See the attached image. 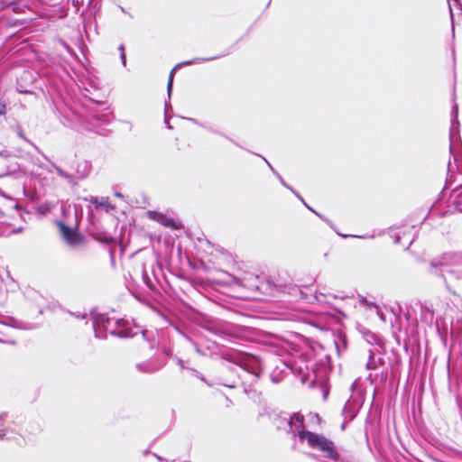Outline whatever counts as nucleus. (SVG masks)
Segmentation results:
<instances>
[{
  "mask_svg": "<svg viewBox=\"0 0 462 462\" xmlns=\"http://www.w3.org/2000/svg\"><path fill=\"white\" fill-rule=\"evenodd\" d=\"M149 214H150V216H156V217H152V218L156 219L160 224H162V226H164L166 227H170L173 230H180L183 227V225L181 224V222L177 221V220L173 219L172 217H168L165 214L152 212V211H150Z\"/></svg>",
  "mask_w": 462,
  "mask_h": 462,
  "instance_id": "obj_8",
  "label": "nucleus"
},
{
  "mask_svg": "<svg viewBox=\"0 0 462 462\" xmlns=\"http://www.w3.org/2000/svg\"><path fill=\"white\" fill-rule=\"evenodd\" d=\"M165 365V362L157 363L153 359H151L143 363L136 364V368L138 371L144 374H154L164 367Z\"/></svg>",
  "mask_w": 462,
  "mask_h": 462,
  "instance_id": "obj_9",
  "label": "nucleus"
},
{
  "mask_svg": "<svg viewBox=\"0 0 462 462\" xmlns=\"http://www.w3.org/2000/svg\"><path fill=\"white\" fill-rule=\"evenodd\" d=\"M147 334H148V331L147 330H143L142 331V336L144 339H147Z\"/></svg>",
  "mask_w": 462,
  "mask_h": 462,
  "instance_id": "obj_47",
  "label": "nucleus"
},
{
  "mask_svg": "<svg viewBox=\"0 0 462 462\" xmlns=\"http://www.w3.org/2000/svg\"><path fill=\"white\" fill-rule=\"evenodd\" d=\"M110 334L111 336L120 337V338H128L134 337L135 334L132 333L131 329L127 328V325L116 328V326L109 327L107 328V334Z\"/></svg>",
  "mask_w": 462,
  "mask_h": 462,
  "instance_id": "obj_13",
  "label": "nucleus"
},
{
  "mask_svg": "<svg viewBox=\"0 0 462 462\" xmlns=\"http://www.w3.org/2000/svg\"><path fill=\"white\" fill-rule=\"evenodd\" d=\"M266 286L269 288V289H273V288H282V284H277L275 283L272 280H267L266 281Z\"/></svg>",
  "mask_w": 462,
  "mask_h": 462,
  "instance_id": "obj_31",
  "label": "nucleus"
},
{
  "mask_svg": "<svg viewBox=\"0 0 462 462\" xmlns=\"http://www.w3.org/2000/svg\"><path fill=\"white\" fill-rule=\"evenodd\" d=\"M225 358L226 360L230 361V362H233L235 364L233 365H228L227 366L228 371H230L231 373H233L235 374L229 380L219 381V383H218L219 384H221L223 386H226V387H228V388H235V387H236V383H237V382L240 379V374H237V372H236L237 367H239L240 369L245 370V371L252 374L256 379H258L260 377L262 372H261V369H259L258 367H254L253 365H250L245 360H242L240 363H238L235 359V357L233 356H229L226 355Z\"/></svg>",
  "mask_w": 462,
  "mask_h": 462,
  "instance_id": "obj_5",
  "label": "nucleus"
},
{
  "mask_svg": "<svg viewBox=\"0 0 462 462\" xmlns=\"http://www.w3.org/2000/svg\"><path fill=\"white\" fill-rule=\"evenodd\" d=\"M120 60H121V62H122L123 66L125 67V65H126L125 53H121L120 54Z\"/></svg>",
  "mask_w": 462,
  "mask_h": 462,
  "instance_id": "obj_39",
  "label": "nucleus"
},
{
  "mask_svg": "<svg viewBox=\"0 0 462 462\" xmlns=\"http://www.w3.org/2000/svg\"><path fill=\"white\" fill-rule=\"evenodd\" d=\"M222 136H224L226 139L229 140L230 142H232L233 143H235L236 145H238L234 140L230 139L228 136L223 134H220Z\"/></svg>",
  "mask_w": 462,
  "mask_h": 462,
  "instance_id": "obj_46",
  "label": "nucleus"
},
{
  "mask_svg": "<svg viewBox=\"0 0 462 462\" xmlns=\"http://www.w3.org/2000/svg\"><path fill=\"white\" fill-rule=\"evenodd\" d=\"M225 283L228 285H237L241 287H247V285L244 282V281L238 277H236L231 274H227V279L225 281Z\"/></svg>",
  "mask_w": 462,
  "mask_h": 462,
  "instance_id": "obj_20",
  "label": "nucleus"
},
{
  "mask_svg": "<svg viewBox=\"0 0 462 462\" xmlns=\"http://www.w3.org/2000/svg\"><path fill=\"white\" fill-rule=\"evenodd\" d=\"M286 189H290L293 194H296V190L291 187L289 184H287V187H285Z\"/></svg>",
  "mask_w": 462,
  "mask_h": 462,
  "instance_id": "obj_45",
  "label": "nucleus"
},
{
  "mask_svg": "<svg viewBox=\"0 0 462 462\" xmlns=\"http://www.w3.org/2000/svg\"><path fill=\"white\" fill-rule=\"evenodd\" d=\"M426 271L430 275L442 282L449 291H451L454 283L462 279V271L439 264L433 268L432 261L430 260L428 263Z\"/></svg>",
  "mask_w": 462,
  "mask_h": 462,
  "instance_id": "obj_4",
  "label": "nucleus"
},
{
  "mask_svg": "<svg viewBox=\"0 0 462 462\" xmlns=\"http://www.w3.org/2000/svg\"><path fill=\"white\" fill-rule=\"evenodd\" d=\"M307 208H308V209H310V211H312L313 213H315V212H316V210H314V209H313L310 206H309V205L307 206Z\"/></svg>",
  "mask_w": 462,
  "mask_h": 462,
  "instance_id": "obj_59",
  "label": "nucleus"
},
{
  "mask_svg": "<svg viewBox=\"0 0 462 462\" xmlns=\"http://www.w3.org/2000/svg\"><path fill=\"white\" fill-rule=\"evenodd\" d=\"M217 334L223 337V338H226V337H236V334L235 332V328H224V329H217Z\"/></svg>",
  "mask_w": 462,
  "mask_h": 462,
  "instance_id": "obj_23",
  "label": "nucleus"
},
{
  "mask_svg": "<svg viewBox=\"0 0 462 462\" xmlns=\"http://www.w3.org/2000/svg\"><path fill=\"white\" fill-rule=\"evenodd\" d=\"M90 318L95 337L98 339H106L107 328L109 327L116 326V328H121L128 325L127 321L123 319H111L107 314L96 311L90 312Z\"/></svg>",
  "mask_w": 462,
  "mask_h": 462,
  "instance_id": "obj_2",
  "label": "nucleus"
},
{
  "mask_svg": "<svg viewBox=\"0 0 462 462\" xmlns=\"http://www.w3.org/2000/svg\"><path fill=\"white\" fill-rule=\"evenodd\" d=\"M162 352L163 354L168 356V357H171L172 359V356H175L173 354H172V350L171 348H168V347H164L162 349Z\"/></svg>",
  "mask_w": 462,
  "mask_h": 462,
  "instance_id": "obj_32",
  "label": "nucleus"
},
{
  "mask_svg": "<svg viewBox=\"0 0 462 462\" xmlns=\"http://www.w3.org/2000/svg\"><path fill=\"white\" fill-rule=\"evenodd\" d=\"M325 297H326V295H324V294H322V293H319V295H318V294H315V296H314L315 300H316L318 302H320V303L324 302L323 298H325Z\"/></svg>",
  "mask_w": 462,
  "mask_h": 462,
  "instance_id": "obj_36",
  "label": "nucleus"
},
{
  "mask_svg": "<svg viewBox=\"0 0 462 462\" xmlns=\"http://www.w3.org/2000/svg\"><path fill=\"white\" fill-rule=\"evenodd\" d=\"M60 231L64 239L71 245H77L80 243V236L73 228L66 226L62 222L60 223Z\"/></svg>",
  "mask_w": 462,
  "mask_h": 462,
  "instance_id": "obj_10",
  "label": "nucleus"
},
{
  "mask_svg": "<svg viewBox=\"0 0 462 462\" xmlns=\"http://www.w3.org/2000/svg\"><path fill=\"white\" fill-rule=\"evenodd\" d=\"M461 137L458 121V106L454 103L451 108V120L449 129V152L454 161V166L449 161L448 163V178L446 179L445 188H449L454 182V171L462 167Z\"/></svg>",
  "mask_w": 462,
  "mask_h": 462,
  "instance_id": "obj_1",
  "label": "nucleus"
},
{
  "mask_svg": "<svg viewBox=\"0 0 462 462\" xmlns=\"http://www.w3.org/2000/svg\"><path fill=\"white\" fill-rule=\"evenodd\" d=\"M91 171V165L87 161L79 162L76 168V174L74 175L76 184L79 180L86 179Z\"/></svg>",
  "mask_w": 462,
  "mask_h": 462,
  "instance_id": "obj_12",
  "label": "nucleus"
},
{
  "mask_svg": "<svg viewBox=\"0 0 462 462\" xmlns=\"http://www.w3.org/2000/svg\"><path fill=\"white\" fill-rule=\"evenodd\" d=\"M11 156H13V154L9 151H7V150L0 151V157L8 158V157H11Z\"/></svg>",
  "mask_w": 462,
  "mask_h": 462,
  "instance_id": "obj_35",
  "label": "nucleus"
},
{
  "mask_svg": "<svg viewBox=\"0 0 462 462\" xmlns=\"http://www.w3.org/2000/svg\"><path fill=\"white\" fill-rule=\"evenodd\" d=\"M171 109V106L170 103H165V108H164V123L167 125L169 129H171V126L170 125V116H169V110Z\"/></svg>",
  "mask_w": 462,
  "mask_h": 462,
  "instance_id": "obj_25",
  "label": "nucleus"
},
{
  "mask_svg": "<svg viewBox=\"0 0 462 462\" xmlns=\"http://www.w3.org/2000/svg\"><path fill=\"white\" fill-rule=\"evenodd\" d=\"M315 417H316V419H317L319 421L320 420V418L319 417V415H318V414H315Z\"/></svg>",
  "mask_w": 462,
  "mask_h": 462,
  "instance_id": "obj_64",
  "label": "nucleus"
},
{
  "mask_svg": "<svg viewBox=\"0 0 462 462\" xmlns=\"http://www.w3.org/2000/svg\"><path fill=\"white\" fill-rule=\"evenodd\" d=\"M385 365V361L383 357L375 358L374 352L373 350H369V357L366 362L365 367L367 370H375L378 367L383 366Z\"/></svg>",
  "mask_w": 462,
  "mask_h": 462,
  "instance_id": "obj_17",
  "label": "nucleus"
},
{
  "mask_svg": "<svg viewBox=\"0 0 462 462\" xmlns=\"http://www.w3.org/2000/svg\"><path fill=\"white\" fill-rule=\"evenodd\" d=\"M272 381L274 382V383H278L279 381L277 380V377H274L272 375Z\"/></svg>",
  "mask_w": 462,
  "mask_h": 462,
  "instance_id": "obj_57",
  "label": "nucleus"
},
{
  "mask_svg": "<svg viewBox=\"0 0 462 462\" xmlns=\"http://www.w3.org/2000/svg\"><path fill=\"white\" fill-rule=\"evenodd\" d=\"M173 328H174L177 332H179L180 335H182L184 337H186L188 340H190V338H189L188 336H186V335H185V334H184V333H183V332L179 328V327H177V326H173Z\"/></svg>",
  "mask_w": 462,
  "mask_h": 462,
  "instance_id": "obj_40",
  "label": "nucleus"
},
{
  "mask_svg": "<svg viewBox=\"0 0 462 462\" xmlns=\"http://www.w3.org/2000/svg\"><path fill=\"white\" fill-rule=\"evenodd\" d=\"M314 214H316L318 217H319L321 219H323L324 221H326L328 224H329L332 226V222L328 218H327L326 217H324L323 215L319 214L317 211Z\"/></svg>",
  "mask_w": 462,
  "mask_h": 462,
  "instance_id": "obj_38",
  "label": "nucleus"
},
{
  "mask_svg": "<svg viewBox=\"0 0 462 462\" xmlns=\"http://www.w3.org/2000/svg\"><path fill=\"white\" fill-rule=\"evenodd\" d=\"M430 261H432V267L435 268L437 264L445 265L448 267L462 266V252H446L433 257Z\"/></svg>",
  "mask_w": 462,
  "mask_h": 462,
  "instance_id": "obj_6",
  "label": "nucleus"
},
{
  "mask_svg": "<svg viewBox=\"0 0 462 462\" xmlns=\"http://www.w3.org/2000/svg\"><path fill=\"white\" fill-rule=\"evenodd\" d=\"M16 134H17V135H18L21 139L24 140V141H25V142H27L30 145H32V146L35 149V151H36L37 152L42 153V150H41V149H40V148H39V147H38V146H37L33 142H32L31 140H29V139L24 135L23 131V129H22V127H21V126H17V128H16Z\"/></svg>",
  "mask_w": 462,
  "mask_h": 462,
  "instance_id": "obj_22",
  "label": "nucleus"
},
{
  "mask_svg": "<svg viewBox=\"0 0 462 462\" xmlns=\"http://www.w3.org/2000/svg\"><path fill=\"white\" fill-rule=\"evenodd\" d=\"M118 7L123 13L127 14L131 18L133 17L132 14L130 13H127L122 5H118Z\"/></svg>",
  "mask_w": 462,
  "mask_h": 462,
  "instance_id": "obj_44",
  "label": "nucleus"
},
{
  "mask_svg": "<svg viewBox=\"0 0 462 462\" xmlns=\"http://www.w3.org/2000/svg\"><path fill=\"white\" fill-rule=\"evenodd\" d=\"M362 334H363L365 340L369 345H379L380 344L379 337L374 333L370 331L369 329L364 328L362 330Z\"/></svg>",
  "mask_w": 462,
  "mask_h": 462,
  "instance_id": "obj_19",
  "label": "nucleus"
},
{
  "mask_svg": "<svg viewBox=\"0 0 462 462\" xmlns=\"http://www.w3.org/2000/svg\"><path fill=\"white\" fill-rule=\"evenodd\" d=\"M155 275L153 273V268L151 266L147 267L145 263L142 266V280L143 283L152 291L156 290V285L154 283Z\"/></svg>",
  "mask_w": 462,
  "mask_h": 462,
  "instance_id": "obj_11",
  "label": "nucleus"
},
{
  "mask_svg": "<svg viewBox=\"0 0 462 462\" xmlns=\"http://www.w3.org/2000/svg\"><path fill=\"white\" fill-rule=\"evenodd\" d=\"M229 54V51H226L219 55H217V56H213V57H208V58H195V59H192V60H185V61H182L180 63H178L171 71L170 75H169V79H168V83H167V94H168V97H170L171 95V91H172V85H173V75H174V71L178 69V68H180L182 66H189V65H192V64H196V63H202V62H206V61H211V60H217L219 58H222V57H225L226 55Z\"/></svg>",
  "mask_w": 462,
  "mask_h": 462,
  "instance_id": "obj_7",
  "label": "nucleus"
},
{
  "mask_svg": "<svg viewBox=\"0 0 462 462\" xmlns=\"http://www.w3.org/2000/svg\"><path fill=\"white\" fill-rule=\"evenodd\" d=\"M433 212H434V208H432L430 210L429 214H433Z\"/></svg>",
  "mask_w": 462,
  "mask_h": 462,
  "instance_id": "obj_63",
  "label": "nucleus"
},
{
  "mask_svg": "<svg viewBox=\"0 0 462 462\" xmlns=\"http://www.w3.org/2000/svg\"><path fill=\"white\" fill-rule=\"evenodd\" d=\"M304 417L300 412L288 414L280 413L273 418V424L278 430H283L291 434L293 438L297 437L296 431L304 428Z\"/></svg>",
  "mask_w": 462,
  "mask_h": 462,
  "instance_id": "obj_3",
  "label": "nucleus"
},
{
  "mask_svg": "<svg viewBox=\"0 0 462 462\" xmlns=\"http://www.w3.org/2000/svg\"><path fill=\"white\" fill-rule=\"evenodd\" d=\"M449 11H450V16H451V18H453V13H452L451 7H449Z\"/></svg>",
  "mask_w": 462,
  "mask_h": 462,
  "instance_id": "obj_61",
  "label": "nucleus"
},
{
  "mask_svg": "<svg viewBox=\"0 0 462 462\" xmlns=\"http://www.w3.org/2000/svg\"><path fill=\"white\" fill-rule=\"evenodd\" d=\"M263 159L264 160V162L267 163V165L269 166V168L272 170V171L277 176L279 181L281 182V184L283 186V187H287V183L285 182V180H283V178L273 168V166L271 165V163L265 159L263 157Z\"/></svg>",
  "mask_w": 462,
  "mask_h": 462,
  "instance_id": "obj_26",
  "label": "nucleus"
},
{
  "mask_svg": "<svg viewBox=\"0 0 462 462\" xmlns=\"http://www.w3.org/2000/svg\"><path fill=\"white\" fill-rule=\"evenodd\" d=\"M187 370H189L190 372V374L193 375V376H196L198 377L199 379H200L201 381L205 382L206 383H208L209 386H211L212 384L208 383L204 376L201 374V373H199V371H197L196 369H193V368H187Z\"/></svg>",
  "mask_w": 462,
  "mask_h": 462,
  "instance_id": "obj_28",
  "label": "nucleus"
},
{
  "mask_svg": "<svg viewBox=\"0 0 462 462\" xmlns=\"http://www.w3.org/2000/svg\"><path fill=\"white\" fill-rule=\"evenodd\" d=\"M118 50L120 51V54L121 53H125V45L124 44H120L119 47H118Z\"/></svg>",
  "mask_w": 462,
  "mask_h": 462,
  "instance_id": "obj_42",
  "label": "nucleus"
},
{
  "mask_svg": "<svg viewBox=\"0 0 462 462\" xmlns=\"http://www.w3.org/2000/svg\"><path fill=\"white\" fill-rule=\"evenodd\" d=\"M314 214H316L318 217H319L321 219H323L324 221H326L328 224H329L332 226V222L328 218H327L326 217H324L323 215L319 214L317 211Z\"/></svg>",
  "mask_w": 462,
  "mask_h": 462,
  "instance_id": "obj_37",
  "label": "nucleus"
},
{
  "mask_svg": "<svg viewBox=\"0 0 462 462\" xmlns=\"http://www.w3.org/2000/svg\"><path fill=\"white\" fill-rule=\"evenodd\" d=\"M387 375H388V370L387 369H383L380 373V379L381 381H385L387 379Z\"/></svg>",
  "mask_w": 462,
  "mask_h": 462,
  "instance_id": "obj_34",
  "label": "nucleus"
},
{
  "mask_svg": "<svg viewBox=\"0 0 462 462\" xmlns=\"http://www.w3.org/2000/svg\"><path fill=\"white\" fill-rule=\"evenodd\" d=\"M115 196H116L118 198H123V195L118 191L115 192Z\"/></svg>",
  "mask_w": 462,
  "mask_h": 462,
  "instance_id": "obj_50",
  "label": "nucleus"
},
{
  "mask_svg": "<svg viewBox=\"0 0 462 462\" xmlns=\"http://www.w3.org/2000/svg\"><path fill=\"white\" fill-rule=\"evenodd\" d=\"M18 92H19V93H26V94H27V93H31V92H30V91H28V90H22V89H19V90H18Z\"/></svg>",
  "mask_w": 462,
  "mask_h": 462,
  "instance_id": "obj_55",
  "label": "nucleus"
},
{
  "mask_svg": "<svg viewBox=\"0 0 462 462\" xmlns=\"http://www.w3.org/2000/svg\"><path fill=\"white\" fill-rule=\"evenodd\" d=\"M153 456H154L158 460H160V461H163V460H164V458H163L162 457H161V456H159V455H157V454H155V453H153Z\"/></svg>",
  "mask_w": 462,
  "mask_h": 462,
  "instance_id": "obj_48",
  "label": "nucleus"
},
{
  "mask_svg": "<svg viewBox=\"0 0 462 462\" xmlns=\"http://www.w3.org/2000/svg\"><path fill=\"white\" fill-rule=\"evenodd\" d=\"M308 455H309L310 457H315V455H314V454H312V453H309Z\"/></svg>",
  "mask_w": 462,
  "mask_h": 462,
  "instance_id": "obj_62",
  "label": "nucleus"
},
{
  "mask_svg": "<svg viewBox=\"0 0 462 462\" xmlns=\"http://www.w3.org/2000/svg\"><path fill=\"white\" fill-rule=\"evenodd\" d=\"M300 201L304 204V206L307 208L308 203L303 199V198H300Z\"/></svg>",
  "mask_w": 462,
  "mask_h": 462,
  "instance_id": "obj_53",
  "label": "nucleus"
},
{
  "mask_svg": "<svg viewBox=\"0 0 462 462\" xmlns=\"http://www.w3.org/2000/svg\"><path fill=\"white\" fill-rule=\"evenodd\" d=\"M359 301L361 304L367 306L369 309L377 308L378 306L374 301L367 300L365 297L359 296Z\"/></svg>",
  "mask_w": 462,
  "mask_h": 462,
  "instance_id": "obj_27",
  "label": "nucleus"
},
{
  "mask_svg": "<svg viewBox=\"0 0 462 462\" xmlns=\"http://www.w3.org/2000/svg\"><path fill=\"white\" fill-rule=\"evenodd\" d=\"M401 239H402V236L400 235H395L393 241H394L395 244H400L401 243Z\"/></svg>",
  "mask_w": 462,
  "mask_h": 462,
  "instance_id": "obj_41",
  "label": "nucleus"
},
{
  "mask_svg": "<svg viewBox=\"0 0 462 462\" xmlns=\"http://www.w3.org/2000/svg\"><path fill=\"white\" fill-rule=\"evenodd\" d=\"M300 201L304 204V206L307 208L308 203L303 199V198H300Z\"/></svg>",
  "mask_w": 462,
  "mask_h": 462,
  "instance_id": "obj_52",
  "label": "nucleus"
},
{
  "mask_svg": "<svg viewBox=\"0 0 462 462\" xmlns=\"http://www.w3.org/2000/svg\"><path fill=\"white\" fill-rule=\"evenodd\" d=\"M47 162H49L51 163V165L55 169L57 174L65 179L70 184H73L75 185L76 184V181H75V178H74V175L73 174H69L68 173L67 171H65L64 170H62L60 166H58L55 162H51V159L46 155L44 154L42 152V153H40Z\"/></svg>",
  "mask_w": 462,
  "mask_h": 462,
  "instance_id": "obj_14",
  "label": "nucleus"
},
{
  "mask_svg": "<svg viewBox=\"0 0 462 462\" xmlns=\"http://www.w3.org/2000/svg\"><path fill=\"white\" fill-rule=\"evenodd\" d=\"M6 325L22 330H32L37 328V326L34 323L32 322H25L19 319H16L13 317H9L7 319Z\"/></svg>",
  "mask_w": 462,
  "mask_h": 462,
  "instance_id": "obj_15",
  "label": "nucleus"
},
{
  "mask_svg": "<svg viewBox=\"0 0 462 462\" xmlns=\"http://www.w3.org/2000/svg\"><path fill=\"white\" fill-rule=\"evenodd\" d=\"M7 113V104L5 100L0 99V116H5Z\"/></svg>",
  "mask_w": 462,
  "mask_h": 462,
  "instance_id": "obj_30",
  "label": "nucleus"
},
{
  "mask_svg": "<svg viewBox=\"0 0 462 462\" xmlns=\"http://www.w3.org/2000/svg\"><path fill=\"white\" fill-rule=\"evenodd\" d=\"M89 201L96 207L105 206L107 204V199H105V198H101V200H99V199L97 197H91Z\"/></svg>",
  "mask_w": 462,
  "mask_h": 462,
  "instance_id": "obj_24",
  "label": "nucleus"
},
{
  "mask_svg": "<svg viewBox=\"0 0 462 462\" xmlns=\"http://www.w3.org/2000/svg\"><path fill=\"white\" fill-rule=\"evenodd\" d=\"M7 416L6 413L0 414V422ZM16 438V433L11 430L9 427L4 428L2 423H0V439L1 440H11Z\"/></svg>",
  "mask_w": 462,
  "mask_h": 462,
  "instance_id": "obj_18",
  "label": "nucleus"
},
{
  "mask_svg": "<svg viewBox=\"0 0 462 462\" xmlns=\"http://www.w3.org/2000/svg\"><path fill=\"white\" fill-rule=\"evenodd\" d=\"M300 200V198H302L297 191H296V194H294Z\"/></svg>",
  "mask_w": 462,
  "mask_h": 462,
  "instance_id": "obj_60",
  "label": "nucleus"
},
{
  "mask_svg": "<svg viewBox=\"0 0 462 462\" xmlns=\"http://www.w3.org/2000/svg\"><path fill=\"white\" fill-rule=\"evenodd\" d=\"M86 316H87L86 314H79V315H77L76 317L78 319H84L86 318Z\"/></svg>",
  "mask_w": 462,
  "mask_h": 462,
  "instance_id": "obj_49",
  "label": "nucleus"
},
{
  "mask_svg": "<svg viewBox=\"0 0 462 462\" xmlns=\"http://www.w3.org/2000/svg\"><path fill=\"white\" fill-rule=\"evenodd\" d=\"M367 380H369V381H371V383H373V375L371 374L367 376Z\"/></svg>",
  "mask_w": 462,
  "mask_h": 462,
  "instance_id": "obj_51",
  "label": "nucleus"
},
{
  "mask_svg": "<svg viewBox=\"0 0 462 462\" xmlns=\"http://www.w3.org/2000/svg\"><path fill=\"white\" fill-rule=\"evenodd\" d=\"M172 360L176 363L177 365H179L181 369H187L188 367L185 365L184 361L180 358L179 356H172Z\"/></svg>",
  "mask_w": 462,
  "mask_h": 462,
  "instance_id": "obj_29",
  "label": "nucleus"
},
{
  "mask_svg": "<svg viewBox=\"0 0 462 462\" xmlns=\"http://www.w3.org/2000/svg\"><path fill=\"white\" fill-rule=\"evenodd\" d=\"M412 242H413V239L409 240L407 242V244L404 245V249L405 250L408 249L411 246V245L412 244Z\"/></svg>",
  "mask_w": 462,
  "mask_h": 462,
  "instance_id": "obj_43",
  "label": "nucleus"
},
{
  "mask_svg": "<svg viewBox=\"0 0 462 462\" xmlns=\"http://www.w3.org/2000/svg\"><path fill=\"white\" fill-rule=\"evenodd\" d=\"M42 430V427L40 424H37L33 427H32V430H30V433H32V434H35V433H38Z\"/></svg>",
  "mask_w": 462,
  "mask_h": 462,
  "instance_id": "obj_33",
  "label": "nucleus"
},
{
  "mask_svg": "<svg viewBox=\"0 0 462 462\" xmlns=\"http://www.w3.org/2000/svg\"><path fill=\"white\" fill-rule=\"evenodd\" d=\"M357 413V406L356 402L348 400L342 411V415L346 420H353Z\"/></svg>",
  "mask_w": 462,
  "mask_h": 462,
  "instance_id": "obj_16",
  "label": "nucleus"
},
{
  "mask_svg": "<svg viewBox=\"0 0 462 462\" xmlns=\"http://www.w3.org/2000/svg\"><path fill=\"white\" fill-rule=\"evenodd\" d=\"M14 156L29 159L34 165L38 166L39 168H43V164L38 158L34 159L29 153L23 154L20 150H17V153L14 154Z\"/></svg>",
  "mask_w": 462,
  "mask_h": 462,
  "instance_id": "obj_21",
  "label": "nucleus"
},
{
  "mask_svg": "<svg viewBox=\"0 0 462 462\" xmlns=\"http://www.w3.org/2000/svg\"><path fill=\"white\" fill-rule=\"evenodd\" d=\"M300 201L304 204V206L307 208L308 203L303 199V198H300Z\"/></svg>",
  "mask_w": 462,
  "mask_h": 462,
  "instance_id": "obj_54",
  "label": "nucleus"
},
{
  "mask_svg": "<svg viewBox=\"0 0 462 462\" xmlns=\"http://www.w3.org/2000/svg\"><path fill=\"white\" fill-rule=\"evenodd\" d=\"M307 208H308V209H310V211H312L313 213H315V212H316V210H314V209H313L310 206H309V205L307 206Z\"/></svg>",
  "mask_w": 462,
  "mask_h": 462,
  "instance_id": "obj_58",
  "label": "nucleus"
},
{
  "mask_svg": "<svg viewBox=\"0 0 462 462\" xmlns=\"http://www.w3.org/2000/svg\"><path fill=\"white\" fill-rule=\"evenodd\" d=\"M346 426V422L345 421L341 424V430H345Z\"/></svg>",
  "mask_w": 462,
  "mask_h": 462,
  "instance_id": "obj_56",
  "label": "nucleus"
}]
</instances>
